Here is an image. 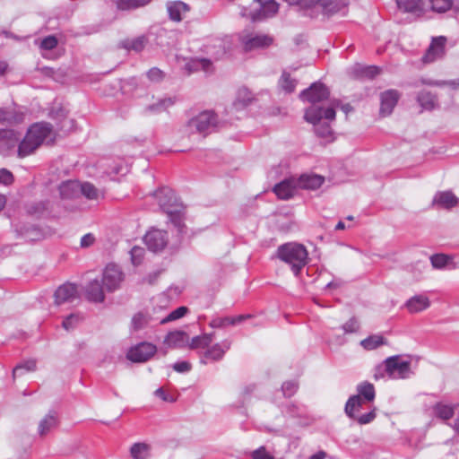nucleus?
Segmentation results:
<instances>
[{
    "mask_svg": "<svg viewBox=\"0 0 459 459\" xmlns=\"http://www.w3.org/2000/svg\"><path fill=\"white\" fill-rule=\"evenodd\" d=\"M53 126L48 122L34 123L27 129L16 150L17 156L23 159L33 154L52 134Z\"/></svg>",
    "mask_w": 459,
    "mask_h": 459,
    "instance_id": "obj_1",
    "label": "nucleus"
},
{
    "mask_svg": "<svg viewBox=\"0 0 459 459\" xmlns=\"http://www.w3.org/2000/svg\"><path fill=\"white\" fill-rule=\"evenodd\" d=\"M53 126L48 122L34 123L27 129L16 150L17 156L23 159L33 154L52 134Z\"/></svg>",
    "mask_w": 459,
    "mask_h": 459,
    "instance_id": "obj_2",
    "label": "nucleus"
},
{
    "mask_svg": "<svg viewBox=\"0 0 459 459\" xmlns=\"http://www.w3.org/2000/svg\"><path fill=\"white\" fill-rule=\"evenodd\" d=\"M336 112L333 107L323 108L310 106L305 110L304 119L314 126V131L318 137L330 138L333 129L330 125L335 119Z\"/></svg>",
    "mask_w": 459,
    "mask_h": 459,
    "instance_id": "obj_3",
    "label": "nucleus"
},
{
    "mask_svg": "<svg viewBox=\"0 0 459 459\" xmlns=\"http://www.w3.org/2000/svg\"><path fill=\"white\" fill-rule=\"evenodd\" d=\"M276 256L290 265L295 276H299L302 268L307 264L308 252L304 245L290 242L278 247Z\"/></svg>",
    "mask_w": 459,
    "mask_h": 459,
    "instance_id": "obj_4",
    "label": "nucleus"
},
{
    "mask_svg": "<svg viewBox=\"0 0 459 459\" xmlns=\"http://www.w3.org/2000/svg\"><path fill=\"white\" fill-rule=\"evenodd\" d=\"M366 403L361 401L359 396L351 395L344 406L346 416L356 421L359 425H367L371 423L377 417V408L373 407L369 411L359 414Z\"/></svg>",
    "mask_w": 459,
    "mask_h": 459,
    "instance_id": "obj_5",
    "label": "nucleus"
},
{
    "mask_svg": "<svg viewBox=\"0 0 459 459\" xmlns=\"http://www.w3.org/2000/svg\"><path fill=\"white\" fill-rule=\"evenodd\" d=\"M258 4H260L259 8L253 11H248L245 6L242 7L240 15L255 22L268 17H273L279 11V4L275 0H263L258 2Z\"/></svg>",
    "mask_w": 459,
    "mask_h": 459,
    "instance_id": "obj_6",
    "label": "nucleus"
},
{
    "mask_svg": "<svg viewBox=\"0 0 459 459\" xmlns=\"http://www.w3.org/2000/svg\"><path fill=\"white\" fill-rule=\"evenodd\" d=\"M386 375L393 379L408 378L411 374V361L401 360L398 355L391 356L385 359Z\"/></svg>",
    "mask_w": 459,
    "mask_h": 459,
    "instance_id": "obj_7",
    "label": "nucleus"
},
{
    "mask_svg": "<svg viewBox=\"0 0 459 459\" xmlns=\"http://www.w3.org/2000/svg\"><path fill=\"white\" fill-rule=\"evenodd\" d=\"M157 352V346L149 342H141L126 352V359L134 363H143L150 360Z\"/></svg>",
    "mask_w": 459,
    "mask_h": 459,
    "instance_id": "obj_8",
    "label": "nucleus"
},
{
    "mask_svg": "<svg viewBox=\"0 0 459 459\" xmlns=\"http://www.w3.org/2000/svg\"><path fill=\"white\" fill-rule=\"evenodd\" d=\"M217 116L213 111H203L189 121V126L204 135L212 133L217 127Z\"/></svg>",
    "mask_w": 459,
    "mask_h": 459,
    "instance_id": "obj_9",
    "label": "nucleus"
},
{
    "mask_svg": "<svg viewBox=\"0 0 459 459\" xmlns=\"http://www.w3.org/2000/svg\"><path fill=\"white\" fill-rule=\"evenodd\" d=\"M330 96L329 89L322 82H313L308 88L299 93L302 101L310 102L311 106H317L318 102L327 100Z\"/></svg>",
    "mask_w": 459,
    "mask_h": 459,
    "instance_id": "obj_10",
    "label": "nucleus"
},
{
    "mask_svg": "<svg viewBox=\"0 0 459 459\" xmlns=\"http://www.w3.org/2000/svg\"><path fill=\"white\" fill-rule=\"evenodd\" d=\"M274 39L268 34L248 33L240 37V42L246 52L267 48L273 44Z\"/></svg>",
    "mask_w": 459,
    "mask_h": 459,
    "instance_id": "obj_11",
    "label": "nucleus"
},
{
    "mask_svg": "<svg viewBox=\"0 0 459 459\" xmlns=\"http://www.w3.org/2000/svg\"><path fill=\"white\" fill-rule=\"evenodd\" d=\"M123 280V272L117 265L109 264L106 266L101 281L107 291L112 292L117 290Z\"/></svg>",
    "mask_w": 459,
    "mask_h": 459,
    "instance_id": "obj_12",
    "label": "nucleus"
},
{
    "mask_svg": "<svg viewBox=\"0 0 459 459\" xmlns=\"http://www.w3.org/2000/svg\"><path fill=\"white\" fill-rule=\"evenodd\" d=\"M143 241L150 251L153 253L160 252L168 245V232L165 230L153 229L149 230L144 235Z\"/></svg>",
    "mask_w": 459,
    "mask_h": 459,
    "instance_id": "obj_13",
    "label": "nucleus"
},
{
    "mask_svg": "<svg viewBox=\"0 0 459 459\" xmlns=\"http://www.w3.org/2000/svg\"><path fill=\"white\" fill-rule=\"evenodd\" d=\"M231 342L229 340H223L221 342L209 346L204 351L200 358V363L206 365L209 362H217L223 359L225 353L230 349Z\"/></svg>",
    "mask_w": 459,
    "mask_h": 459,
    "instance_id": "obj_14",
    "label": "nucleus"
},
{
    "mask_svg": "<svg viewBox=\"0 0 459 459\" xmlns=\"http://www.w3.org/2000/svg\"><path fill=\"white\" fill-rule=\"evenodd\" d=\"M158 200L160 209L165 212H170L176 208H181L178 199L174 190L169 187H161L154 194Z\"/></svg>",
    "mask_w": 459,
    "mask_h": 459,
    "instance_id": "obj_15",
    "label": "nucleus"
},
{
    "mask_svg": "<svg viewBox=\"0 0 459 459\" xmlns=\"http://www.w3.org/2000/svg\"><path fill=\"white\" fill-rule=\"evenodd\" d=\"M401 98V93L394 89H389L380 93V109L381 117L390 116Z\"/></svg>",
    "mask_w": 459,
    "mask_h": 459,
    "instance_id": "obj_16",
    "label": "nucleus"
},
{
    "mask_svg": "<svg viewBox=\"0 0 459 459\" xmlns=\"http://www.w3.org/2000/svg\"><path fill=\"white\" fill-rule=\"evenodd\" d=\"M20 143L17 134L12 129H0V154L10 156Z\"/></svg>",
    "mask_w": 459,
    "mask_h": 459,
    "instance_id": "obj_17",
    "label": "nucleus"
},
{
    "mask_svg": "<svg viewBox=\"0 0 459 459\" xmlns=\"http://www.w3.org/2000/svg\"><path fill=\"white\" fill-rule=\"evenodd\" d=\"M446 38L439 36L432 39L425 55L422 56L424 63H432L444 56L446 52Z\"/></svg>",
    "mask_w": 459,
    "mask_h": 459,
    "instance_id": "obj_18",
    "label": "nucleus"
},
{
    "mask_svg": "<svg viewBox=\"0 0 459 459\" xmlns=\"http://www.w3.org/2000/svg\"><path fill=\"white\" fill-rule=\"evenodd\" d=\"M349 4V0H322L319 6L324 15L331 17L335 14L346 15Z\"/></svg>",
    "mask_w": 459,
    "mask_h": 459,
    "instance_id": "obj_19",
    "label": "nucleus"
},
{
    "mask_svg": "<svg viewBox=\"0 0 459 459\" xmlns=\"http://www.w3.org/2000/svg\"><path fill=\"white\" fill-rule=\"evenodd\" d=\"M381 72L377 65H362L355 64L349 69V75L355 80H373Z\"/></svg>",
    "mask_w": 459,
    "mask_h": 459,
    "instance_id": "obj_20",
    "label": "nucleus"
},
{
    "mask_svg": "<svg viewBox=\"0 0 459 459\" xmlns=\"http://www.w3.org/2000/svg\"><path fill=\"white\" fill-rule=\"evenodd\" d=\"M54 297L55 304L57 306L66 302H73L78 298L77 286L70 282L64 283L56 290Z\"/></svg>",
    "mask_w": 459,
    "mask_h": 459,
    "instance_id": "obj_21",
    "label": "nucleus"
},
{
    "mask_svg": "<svg viewBox=\"0 0 459 459\" xmlns=\"http://www.w3.org/2000/svg\"><path fill=\"white\" fill-rule=\"evenodd\" d=\"M458 204V198L450 190L438 191L435 194L431 206L437 209L451 210Z\"/></svg>",
    "mask_w": 459,
    "mask_h": 459,
    "instance_id": "obj_22",
    "label": "nucleus"
},
{
    "mask_svg": "<svg viewBox=\"0 0 459 459\" xmlns=\"http://www.w3.org/2000/svg\"><path fill=\"white\" fill-rule=\"evenodd\" d=\"M104 285L101 281L94 279L84 289L85 298L90 302L101 303L105 299Z\"/></svg>",
    "mask_w": 459,
    "mask_h": 459,
    "instance_id": "obj_23",
    "label": "nucleus"
},
{
    "mask_svg": "<svg viewBox=\"0 0 459 459\" xmlns=\"http://www.w3.org/2000/svg\"><path fill=\"white\" fill-rule=\"evenodd\" d=\"M189 336L186 332L175 330L169 332L164 338L163 343L169 348L182 349L188 346Z\"/></svg>",
    "mask_w": 459,
    "mask_h": 459,
    "instance_id": "obj_24",
    "label": "nucleus"
},
{
    "mask_svg": "<svg viewBox=\"0 0 459 459\" xmlns=\"http://www.w3.org/2000/svg\"><path fill=\"white\" fill-rule=\"evenodd\" d=\"M325 183L323 176L310 173L302 174L298 179V186L306 190H316Z\"/></svg>",
    "mask_w": 459,
    "mask_h": 459,
    "instance_id": "obj_25",
    "label": "nucleus"
},
{
    "mask_svg": "<svg viewBox=\"0 0 459 459\" xmlns=\"http://www.w3.org/2000/svg\"><path fill=\"white\" fill-rule=\"evenodd\" d=\"M167 11L169 20L179 22L183 14L190 11V6L183 1H170L167 3Z\"/></svg>",
    "mask_w": 459,
    "mask_h": 459,
    "instance_id": "obj_26",
    "label": "nucleus"
},
{
    "mask_svg": "<svg viewBox=\"0 0 459 459\" xmlns=\"http://www.w3.org/2000/svg\"><path fill=\"white\" fill-rule=\"evenodd\" d=\"M430 306L429 299L425 295H415L410 298L405 307L410 313H419L427 309Z\"/></svg>",
    "mask_w": 459,
    "mask_h": 459,
    "instance_id": "obj_27",
    "label": "nucleus"
},
{
    "mask_svg": "<svg viewBox=\"0 0 459 459\" xmlns=\"http://www.w3.org/2000/svg\"><path fill=\"white\" fill-rule=\"evenodd\" d=\"M249 317H251L250 315H239V316H236L215 317L210 321L209 325L212 328H223L228 325H238Z\"/></svg>",
    "mask_w": 459,
    "mask_h": 459,
    "instance_id": "obj_28",
    "label": "nucleus"
},
{
    "mask_svg": "<svg viewBox=\"0 0 459 459\" xmlns=\"http://www.w3.org/2000/svg\"><path fill=\"white\" fill-rule=\"evenodd\" d=\"M148 43V38L145 35L138 36L134 39H126L120 42V47L136 53L142 52Z\"/></svg>",
    "mask_w": 459,
    "mask_h": 459,
    "instance_id": "obj_29",
    "label": "nucleus"
},
{
    "mask_svg": "<svg viewBox=\"0 0 459 459\" xmlns=\"http://www.w3.org/2000/svg\"><path fill=\"white\" fill-rule=\"evenodd\" d=\"M356 390L357 394L353 395L359 396L364 403H371L375 400L376 391L373 384L364 381L357 385Z\"/></svg>",
    "mask_w": 459,
    "mask_h": 459,
    "instance_id": "obj_30",
    "label": "nucleus"
},
{
    "mask_svg": "<svg viewBox=\"0 0 459 459\" xmlns=\"http://www.w3.org/2000/svg\"><path fill=\"white\" fill-rule=\"evenodd\" d=\"M59 194L63 199H73L80 195V184L68 180L59 186Z\"/></svg>",
    "mask_w": 459,
    "mask_h": 459,
    "instance_id": "obj_31",
    "label": "nucleus"
},
{
    "mask_svg": "<svg viewBox=\"0 0 459 459\" xmlns=\"http://www.w3.org/2000/svg\"><path fill=\"white\" fill-rule=\"evenodd\" d=\"M296 191L295 186L290 180H283L276 184L273 187L274 194L282 200L291 198Z\"/></svg>",
    "mask_w": 459,
    "mask_h": 459,
    "instance_id": "obj_32",
    "label": "nucleus"
},
{
    "mask_svg": "<svg viewBox=\"0 0 459 459\" xmlns=\"http://www.w3.org/2000/svg\"><path fill=\"white\" fill-rule=\"evenodd\" d=\"M417 101L423 109L432 110L437 105L436 95L429 91H421L417 95Z\"/></svg>",
    "mask_w": 459,
    "mask_h": 459,
    "instance_id": "obj_33",
    "label": "nucleus"
},
{
    "mask_svg": "<svg viewBox=\"0 0 459 459\" xmlns=\"http://www.w3.org/2000/svg\"><path fill=\"white\" fill-rule=\"evenodd\" d=\"M152 2V0H117L116 6L120 11H131L144 7Z\"/></svg>",
    "mask_w": 459,
    "mask_h": 459,
    "instance_id": "obj_34",
    "label": "nucleus"
},
{
    "mask_svg": "<svg viewBox=\"0 0 459 459\" xmlns=\"http://www.w3.org/2000/svg\"><path fill=\"white\" fill-rule=\"evenodd\" d=\"M456 406L457 405H450L442 403H437L433 407V411L437 418L444 420H447L454 417L455 409Z\"/></svg>",
    "mask_w": 459,
    "mask_h": 459,
    "instance_id": "obj_35",
    "label": "nucleus"
},
{
    "mask_svg": "<svg viewBox=\"0 0 459 459\" xmlns=\"http://www.w3.org/2000/svg\"><path fill=\"white\" fill-rule=\"evenodd\" d=\"M253 100L254 96L252 92L247 88L243 87L238 91L237 98L233 105L237 109L245 108Z\"/></svg>",
    "mask_w": 459,
    "mask_h": 459,
    "instance_id": "obj_36",
    "label": "nucleus"
},
{
    "mask_svg": "<svg viewBox=\"0 0 459 459\" xmlns=\"http://www.w3.org/2000/svg\"><path fill=\"white\" fill-rule=\"evenodd\" d=\"M386 343V339L380 334L369 335L368 337L363 339L360 342V345L363 347V349L367 351L376 350L378 347L385 345Z\"/></svg>",
    "mask_w": 459,
    "mask_h": 459,
    "instance_id": "obj_37",
    "label": "nucleus"
},
{
    "mask_svg": "<svg viewBox=\"0 0 459 459\" xmlns=\"http://www.w3.org/2000/svg\"><path fill=\"white\" fill-rule=\"evenodd\" d=\"M400 10L405 13H416L423 9L422 0H395Z\"/></svg>",
    "mask_w": 459,
    "mask_h": 459,
    "instance_id": "obj_38",
    "label": "nucleus"
},
{
    "mask_svg": "<svg viewBox=\"0 0 459 459\" xmlns=\"http://www.w3.org/2000/svg\"><path fill=\"white\" fill-rule=\"evenodd\" d=\"M278 85L285 93L290 94L295 91L297 80L292 79L290 74L284 71L278 81Z\"/></svg>",
    "mask_w": 459,
    "mask_h": 459,
    "instance_id": "obj_39",
    "label": "nucleus"
},
{
    "mask_svg": "<svg viewBox=\"0 0 459 459\" xmlns=\"http://www.w3.org/2000/svg\"><path fill=\"white\" fill-rule=\"evenodd\" d=\"M48 202L47 201H38L32 202L26 205V212L28 214L34 216L36 218H40L44 215L46 211L48 210Z\"/></svg>",
    "mask_w": 459,
    "mask_h": 459,
    "instance_id": "obj_40",
    "label": "nucleus"
},
{
    "mask_svg": "<svg viewBox=\"0 0 459 459\" xmlns=\"http://www.w3.org/2000/svg\"><path fill=\"white\" fill-rule=\"evenodd\" d=\"M57 420L55 411H50L44 419H42L39 424V433L40 436H44L48 431L56 427Z\"/></svg>",
    "mask_w": 459,
    "mask_h": 459,
    "instance_id": "obj_41",
    "label": "nucleus"
},
{
    "mask_svg": "<svg viewBox=\"0 0 459 459\" xmlns=\"http://www.w3.org/2000/svg\"><path fill=\"white\" fill-rule=\"evenodd\" d=\"M150 321V316L148 314L143 312H138L134 315L131 320V330L133 332H138L143 328H145Z\"/></svg>",
    "mask_w": 459,
    "mask_h": 459,
    "instance_id": "obj_42",
    "label": "nucleus"
},
{
    "mask_svg": "<svg viewBox=\"0 0 459 459\" xmlns=\"http://www.w3.org/2000/svg\"><path fill=\"white\" fill-rule=\"evenodd\" d=\"M134 459H147L150 456V446L145 443H134L130 448Z\"/></svg>",
    "mask_w": 459,
    "mask_h": 459,
    "instance_id": "obj_43",
    "label": "nucleus"
},
{
    "mask_svg": "<svg viewBox=\"0 0 459 459\" xmlns=\"http://www.w3.org/2000/svg\"><path fill=\"white\" fill-rule=\"evenodd\" d=\"M36 368L37 363L34 359L22 361L16 365L13 369V377L15 378L16 377L22 376L23 373L35 371Z\"/></svg>",
    "mask_w": 459,
    "mask_h": 459,
    "instance_id": "obj_44",
    "label": "nucleus"
},
{
    "mask_svg": "<svg viewBox=\"0 0 459 459\" xmlns=\"http://www.w3.org/2000/svg\"><path fill=\"white\" fill-rule=\"evenodd\" d=\"M175 103L172 98H163L158 100L155 103L147 106L146 110L153 113H160L171 107Z\"/></svg>",
    "mask_w": 459,
    "mask_h": 459,
    "instance_id": "obj_45",
    "label": "nucleus"
},
{
    "mask_svg": "<svg viewBox=\"0 0 459 459\" xmlns=\"http://www.w3.org/2000/svg\"><path fill=\"white\" fill-rule=\"evenodd\" d=\"M80 194L89 200H96L99 197V191L93 184L84 182L80 184Z\"/></svg>",
    "mask_w": 459,
    "mask_h": 459,
    "instance_id": "obj_46",
    "label": "nucleus"
},
{
    "mask_svg": "<svg viewBox=\"0 0 459 459\" xmlns=\"http://www.w3.org/2000/svg\"><path fill=\"white\" fill-rule=\"evenodd\" d=\"M434 12L442 13L453 7L454 0H429Z\"/></svg>",
    "mask_w": 459,
    "mask_h": 459,
    "instance_id": "obj_47",
    "label": "nucleus"
},
{
    "mask_svg": "<svg viewBox=\"0 0 459 459\" xmlns=\"http://www.w3.org/2000/svg\"><path fill=\"white\" fill-rule=\"evenodd\" d=\"M452 257L445 254H435L430 256V262L434 268L443 269L449 264Z\"/></svg>",
    "mask_w": 459,
    "mask_h": 459,
    "instance_id": "obj_48",
    "label": "nucleus"
},
{
    "mask_svg": "<svg viewBox=\"0 0 459 459\" xmlns=\"http://www.w3.org/2000/svg\"><path fill=\"white\" fill-rule=\"evenodd\" d=\"M188 311V308L186 307H178L173 311H171L167 316L162 318L160 320V324L164 325L171 321H175L177 319H179L183 317Z\"/></svg>",
    "mask_w": 459,
    "mask_h": 459,
    "instance_id": "obj_49",
    "label": "nucleus"
},
{
    "mask_svg": "<svg viewBox=\"0 0 459 459\" xmlns=\"http://www.w3.org/2000/svg\"><path fill=\"white\" fill-rule=\"evenodd\" d=\"M282 413L291 417H300L303 414V409L301 406L295 404L293 403H286L281 410Z\"/></svg>",
    "mask_w": 459,
    "mask_h": 459,
    "instance_id": "obj_50",
    "label": "nucleus"
},
{
    "mask_svg": "<svg viewBox=\"0 0 459 459\" xmlns=\"http://www.w3.org/2000/svg\"><path fill=\"white\" fill-rule=\"evenodd\" d=\"M299 389L297 381H286L281 385V392L284 397L290 398L293 396Z\"/></svg>",
    "mask_w": 459,
    "mask_h": 459,
    "instance_id": "obj_51",
    "label": "nucleus"
},
{
    "mask_svg": "<svg viewBox=\"0 0 459 459\" xmlns=\"http://www.w3.org/2000/svg\"><path fill=\"white\" fill-rule=\"evenodd\" d=\"M50 117L54 119L57 118L58 117H61L63 119L61 121V125H57L60 130L63 131H68L73 127L74 120L67 118L63 112V109H60L58 112H56V117L54 116V112L52 111L50 113Z\"/></svg>",
    "mask_w": 459,
    "mask_h": 459,
    "instance_id": "obj_52",
    "label": "nucleus"
},
{
    "mask_svg": "<svg viewBox=\"0 0 459 459\" xmlns=\"http://www.w3.org/2000/svg\"><path fill=\"white\" fill-rule=\"evenodd\" d=\"M208 337H204V334L197 335L193 337L190 342L188 341V347L191 350H195L199 348H208L209 345L206 342Z\"/></svg>",
    "mask_w": 459,
    "mask_h": 459,
    "instance_id": "obj_53",
    "label": "nucleus"
},
{
    "mask_svg": "<svg viewBox=\"0 0 459 459\" xmlns=\"http://www.w3.org/2000/svg\"><path fill=\"white\" fill-rule=\"evenodd\" d=\"M170 221L178 228L179 231H181V228L184 227L183 218L180 213V208H176L170 212H167Z\"/></svg>",
    "mask_w": 459,
    "mask_h": 459,
    "instance_id": "obj_54",
    "label": "nucleus"
},
{
    "mask_svg": "<svg viewBox=\"0 0 459 459\" xmlns=\"http://www.w3.org/2000/svg\"><path fill=\"white\" fill-rule=\"evenodd\" d=\"M144 253H145L144 249L141 247L134 246L131 249L130 255H131V261L134 265H139L142 263L143 258L144 256Z\"/></svg>",
    "mask_w": 459,
    "mask_h": 459,
    "instance_id": "obj_55",
    "label": "nucleus"
},
{
    "mask_svg": "<svg viewBox=\"0 0 459 459\" xmlns=\"http://www.w3.org/2000/svg\"><path fill=\"white\" fill-rule=\"evenodd\" d=\"M81 317L77 314H70L67 316L62 322V326L69 331L75 327V325L79 323Z\"/></svg>",
    "mask_w": 459,
    "mask_h": 459,
    "instance_id": "obj_56",
    "label": "nucleus"
},
{
    "mask_svg": "<svg viewBox=\"0 0 459 459\" xmlns=\"http://www.w3.org/2000/svg\"><path fill=\"white\" fill-rule=\"evenodd\" d=\"M342 329L345 333H357L359 329V323L357 318L353 316L342 325Z\"/></svg>",
    "mask_w": 459,
    "mask_h": 459,
    "instance_id": "obj_57",
    "label": "nucleus"
},
{
    "mask_svg": "<svg viewBox=\"0 0 459 459\" xmlns=\"http://www.w3.org/2000/svg\"><path fill=\"white\" fill-rule=\"evenodd\" d=\"M57 44V38L55 35H48L41 40L40 48L44 50H52L56 48Z\"/></svg>",
    "mask_w": 459,
    "mask_h": 459,
    "instance_id": "obj_58",
    "label": "nucleus"
},
{
    "mask_svg": "<svg viewBox=\"0 0 459 459\" xmlns=\"http://www.w3.org/2000/svg\"><path fill=\"white\" fill-rule=\"evenodd\" d=\"M14 182L13 174L7 169H0V184L9 186Z\"/></svg>",
    "mask_w": 459,
    "mask_h": 459,
    "instance_id": "obj_59",
    "label": "nucleus"
},
{
    "mask_svg": "<svg viewBox=\"0 0 459 459\" xmlns=\"http://www.w3.org/2000/svg\"><path fill=\"white\" fill-rule=\"evenodd\" d=\"M426 84L430 86H437V87H443V86H449L452 89H458L459 88V79L458 80H449V81H428L425 82Z\"/></svg>",
    "mask_w": 459,
    "mask_h": 459,
    "instance_id": "obj_60",
    "label": "nucleus"
},
{
    "mask_svg": "<svg viewBox=\"0 0 459 459\" xmlns=\"http://www.w3.org/2000/svg\"><path fill=\"white\" fill-rule=\"evenodd\" d=\"M146 75L148 79L154 82H159L163 80L164 78V73L158 67H152L151 68L147 73Z\"/></svg>",
    "mask_w": 459,
    "mask_h": 459,
    "instance_id": "obj_61",
    "label": "nucleus"
},
{
    "mask_svg": "<svg viewBox=\"0 0 459 459\" xmlns=\"http://www.w3.org/2000/svg\"><path fill=\"white\" fill-rule=\"evenodd\" d=\"M173 369L178 373H187L192 369V365L188 361H177L172 365Z\"/></svg>",
    "mask_w": 459,
    "mask_h": 459,
    "instance_id": "obj_62",
    "label": "nucleus"
},
{
    "mask_svg": "<svg viewBox=\"0 0 459 459\" xmlns=\"http://www.w3.org/2000/svg\"><path fill=\"white\" fill-rule=\"evenodd\" d=\"M251 457L252 459H274L273 456L266 452L264 446H260L253 451Z\"/></svg>",
    "mask_w": 459,
    "mask_h": 459,
    "instance_id": "obj_63",
    "label": "nucleus"
},
{
    "mask_svg": "<svg viewBox=\"0 0 459 459\" xmlns=\"http://www.w3.org/2000/svg\"><path fill=\"white\" fill-rule=\"evenodd\" d=\"M154 394L164 402H175V399L171 395L168 394L162 387L156 389Z\"/></svg>",
    "mask_w": 459,
    "mask_h": 459,
    "instance_id": "obj_64",
    "label": "nucleus"
}]
</instances>
